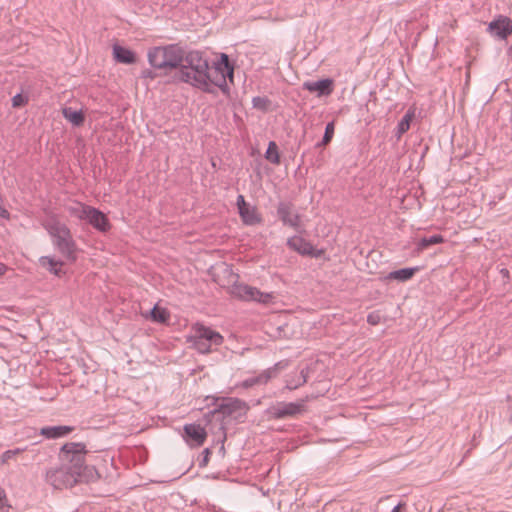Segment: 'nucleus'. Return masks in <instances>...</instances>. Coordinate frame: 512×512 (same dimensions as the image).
Here are the masks:
<instances>
[{"instance_id": "nucleus-30", "label": "nucleus", "mask_w": 512, "mask_h": 512, "mask_svg": "<svg viewBox=\"0 0 512 512\" xmlns=\"http://www.w3.org/2000/svg\"><path fill=\"white\" fill-rule=\"evenodd\" d=\"M305 382H306V376L304 375V373L302 371L298 381L297 382H288L287 383V387L289 389H295V388H297L298 386L302 385Z\"/></svg>"}, {"instance_id": "nucleus-31", "label": "nucleus", "mask_w": 512, "mask_h": 512, "mask_svg": "<svg viewBox=\"0 0 512 512\" xmlns=\"http://www.w3.org/2000/svg\"><path fill=\"white\" fill-rule=\"evenodd\" d=\"M367 322L372 325V326H376L380 323V315L378 313H370L368 316H367Z\"/></svg>"}, {"instance_id": "nucleus-23", "label": "nucleus", "mask_w": 512, "mask_h": 512, "mask_svg": "<svg viewBox=\"0 0 512 512\" xmlns=\"http://www.w3.org/2000/svg\"><path fill=\"white\" fill-rule=\"evenodd\" d=\"M149 317L154 322L165 323L169 320L170 313L166 308L155 305L154 308L149 312Z\"/></svg>"}, {"instance_id": "nucleus-29", "label": "nucleus", "mask_w": 512, "mask_h": 512, "mask_svg": "<svg viewBox=\"0 0 512 512\" xmlns=\"http://www.w3.org/2000/svg\"><path fill=\"white\" fill-rule=\"evenodd\" d=\"M28 103L27 97L23 96L22 94H16L12 98V106L14 108L22 107Z\"/></svg>"}, {"instance_id": "nucleus-1", "label": "nucleus", "mask_w": 512, "mask_h": 512, "mask_svg": "<svg viewBox=\"0 0 512 512\" xmlns=\"http://www.w3.org/2000/svg\"><path fill=\"white\" fill-rule=\"evenodd\" d=\"M178 73L182 81L202 91L211 93L215 88H219L227 92L228 83H233L234 68L226 54H220L209 66L200 52L191 51L187 54L183 52Z\"/></svg>"}, {"instance_id": "nucleus-22", "label": "nucleus", "mask_w": 512, "mask_h": 512, "mask_svg": "<svg viewBox=\"0 0 512 512\" xmlns=\"http://www.w3.org/2000/svg\"><path fill=\"white\" fill-rule=\"evenodd\" d=\"M415 117V110L409 109L404 117L401 119V121L398 123L397 130H396V136L398 139L402 137L404 133H406L409 128L412 120Z\"/></svg>"}, {"instance_id": "nucleus-25", "label": "nucleus", "mask_w": 512, "mask_h": 512, "mask_svg": "<svg viewBox=\"0 0 512 512\" xmlns=\"http://www.w3.org/2000/svg\"><path fill=\"white\" fill-rule=\"evenodd\" d=\"M265 158L269 162L278 165L280 163V154L277 147V144L273 141H271L268 145V149L265 153Z\"/></svg>"}, {"instance_id": "nucleus-27", "label": "nucleus", "mask_w": 512, "mask_h": 512, "mask_svg": "<svg viewBox=\"0 0 512 512\" xmlns=\"http://www.w3.org/2000/svg\"><path fill=\"white\" fill-rule=\"evenodd\" d=\"M22 449L7 450L1 455V462L3 464L9 463L11 460H15L18 455L22 453Z\"/></svg>"}, {"instance_id": "nucleus-17", "label": "nucleus", "mask_w": 512, "mask_h": 512, "mask_svg": "<svg viewBox=\"0 0 512 512\" xmlns=\"http://www.w3.org/2000/svg\"><path fill=\"white\" fill-rule=\"evenodd\" d=\"M304 88L310 92H318L319 95H329L333 91V81L324 79L317 82H306Z\"/></svg>"}, {"instance_id": "nucleus-35", "label": "nucleus", "mask_w": 512, "mask_h": 512, "mask_svg": "<svg viewBox=\"0 0 512 512\" xmlns=\"http://www.w3.org/2000/svg\"><path fill=\"white\" fill-rule=\"evenodd\" d=\"M401 507H402V504H398L396 507H394L392 512H400L401 511Z\"/></svg>"}, {"instance_id": "nucleus-12", "label": "nucleus", "mask_w": 512, "mask_h": 512, "mask_svg": "<svg viewBox=\"0 0 512 512\" xmlns=\"http://www.w3.org/2000/svg\"><path fill=\"white\" fill-rule=\"evenodd\" d=\"M63 117L73 126H83L86 119V112L83 108H75L73 106H64L61 109Z\"/></svg>"}, {"instance_id": "nucleus-19", "label": "nucleus", "mask_w": 512, "mask_h": 512, "mask_svg": "<svg viewBox=\"0 0 512 512\" xmlns=\"http://www.w3.org/2000/svg\"><path fill=\"white\" fill-rule=\"evenodd\" d=\"M74 430L71 426L61 425V426H54V427H43L40 431L41 435L45 436L46 438H60L63 436L68 435Z\"/></svg>"}, {"instance_id": "nucleus-26", "label": "nucleus", "mask_w": 512, "mask_h": 512, "mask_svg": "<svg viewBox=\"0 0 512 512\" xmlns=\"http://www.w3.org/2000/svg\"><path fill=\"white\" fill-rule=\"evenodd\" d=\"M444 242V238L441 235H434L429 238H423L419 242L420 249H425L434 244H440Z\"/></svg>"}, {"instance_id": "nucleus-18", "label": "nucleus", "mask_w": 512, "mask_h": 512, "mask_svg": "<svg viewBox=\"0 0 512 512\" xmlns=\"http://www.w3.org/2000/svg\"><path fill=\"white\" fill-rule=\"evenodd\" d=\"M278 366L276 365L273 368H270L266 371H263L261 374H259L257 377L249 378L243 382L244 387H251L258 384H265L267 383L272 377L276 376V372L278 370Z\"/></svg>"}, {"instance_id": "nucleus-16", "label": "nucleus", "mask_w": 512, "mask_h": 512, "mask_svg": "<svg viewBox=\"0 0 512 512\" xmlns=\"http://www.w3.org/2000/svg\"><path fill=\"white\" fill-rule=\"evenodd\" d=\"M78 482H95L100 479L101 475L94 466L85 465V461L80 469H76Z\"/></svg>"}, {"instance_id": "nucleus-36", "label": "nucleus", "mask_w": 512, "mask_h": 512, "mask_svg": "<svg viewBox=\"0 0 512 512\" xmlns=\"http://www.w3.org/2000/svg\"><path fill=\"white\" fill-rule=\"evenodd\" d=\"M502 272H503V275L508 274V270H505V269H504V270H502Z\"/></svg>"}, {"instance_id": "nucleus-37", "label": "nucleus", "mask_w": 512, "mask_h": 512, "mask_svg": "<svg viewBox=\"0 0 512 512\" xmlns=\"http://www.w3.org/2000/svg\"><path fill=\"white\" fill-rule=\"evenodd\" d=\"M502 272H503V275L508 274V270H505V269H504V270H502Z\"/></svg>"}, {"instance_id": "nucleus-15", "label": "nucleus", "mask_w": 512, "mask_h": 512, "mask_svg": "<svg viewBox=\"0 0 512 512\" xmlns=\"http://www.w3.org/2000/svg\"><path fill=\"white\" fill-rule=\"evenodd\" d=\"M113 57L117 62L123 64H133L137 60L136 54L132 50L119 44L113 45Z\"/></svg>"}, {"instance_id": "nucleus-21", "label": "nucleus", "mask_w": 512, "mask_h": 512, "mask_svg": "<svg viewBox=\"0 0 512 512\" xmlns=\"http://www.w3.org/2000/svg\"><path fill=\"white\" fill-rule=\"evenodd\" d=\"M420 269L418 267L403 268L397 271L390 272L385 280H396L399 282H405L410 280Z\"/></svg>"}, {"instance_id": "nucleus-4", "label": "nucleus", "mask_w": 512, "mask_h": 512, "mask_svg": "<svg viewBox=\"0 0 512 512\" xmlns=\"http://www.w3.org/2000/svg\"><path fill=\"white\" fill-rule=\"evenodd\" d=\"M183 50L177 45L153 47L148 51L149 64L159 70H172L179 67Z\"/></svg>"}, {"instance_id": "nucleus-14", "label": "nucleus", "mask_w": 512, "mask_h": 512, "mask_svg": "<svg viewBox=\"0 0 512 512\" xmlns=\"http://www.w3.org/2000/svg\"><path fill=\"white\" fill-rule=\"evenodd\" d=\"M40 265L55 276L65 275L64 262L52 256H44L39 259Z\"/></svg>"}, {"instance_id": "nucleus-24", "label": "nucleus", "mask_w": 512, "mask_h": 512, "mask_svg": "<svg viewBox=\"0 0 512 512\" xmlns=\"http://www.w3.org/2000/svg\"><path fill=\"white\" fill-rule=\"evenodd\" d=\"M91 206L84 205L82 203H76L69 206L68 211L71 215L77 217L80 220H86L88 210H91Z\"/></svg>"}, {"instance_id": "nucleus-2", "label": "nucleus", "mask_w": 512, "mask_h": 512, "mask_svg": "<svg viewBox=\"0 0 512 512\" xmlns=\"http://www.w3.org/2000/svg\"><path fill=\"white\" fill-rule=\"evenodd\" d=\"M86 446L80 442H69L62 446L60 457L66 462L58 468L50 469L46 479L56 489H65L77 484L76 469H80L86 455Z\"/></svg>"}, {"instance_id": "nucleus-10", "label": "nucleus", "mask_w": 512, "mask_h": 512, "mask_svg": "<svg viewBox=\"0 0 512 512\" xmlns=\"http://www.w3.org/2000/svg\"><path fill=\"white\" fill-rule=\"evenodd\" d=\"M489 31L495 36L506 39L512 34V20L505 16H500L496 20L490 22Z\"/></svg>"}, {"instance_id": "nucleus-7", "label": "nucleus", "mask_w": 512, "mask_h": 512, "mask_svg": "<svg viewBox=\"0 0 512 512\" xmlns=\"http://www.w3.org/2000/svg\"><path fill=\"white\" fill-rule=\"evenodd\" d=\"M287 245L290 249L296 251L303 256H310L313 258H320L324 255L323 249L315 248L311 242L300 236H294L288 239Z\"/></svg>"}, {"instance_id": "nucleus-9", "label": "nucleus", "mask_w": 512, "mask_h": 512, "mask_svg": "<svg viewBox=\"0 0 512 512\" xmlns=\"http://www.w3.org/2000/svg\"><path fill=\"white\" fill-rule=\"evenodd\" d=\"M184 438L191 446H201L207 437L205 429L196 424H188L184 426Z\"/></svg>"}, {"instance_id": "nucleus-28", "label": "nucleus", "mask_w": 512, "mask_h": 512, "mask_svg": "<svg viewBox=\"0 0 512 512\" xmlns=\"http://www.w3.org/2000/svg\"><path fill=\"white\" fill-rule=\"evenodd\" d=\"M334 135V122L328 123L325 129V134L323 137V145H327L333 138Z\"/></svg>"}, {"instance_id": "nucleus-6", "label": "nucleus", "mask_w": 512, "mask_h": 512, "mask_svg": "<svg viewBox=\"0 0 512 512\" xmlns=\"http://www.w3.org/2000/svg\"><path fill=\"white\" fill-rule=\"evenodd\" d=\"M232 294L245 301H257L263 304H270L275 300L273 293L262 292L255 287L243 284L234 286Z\"/></svg>"}, {"instance_id": "nucleus-32", "label": "nucleus", "mask_w": 512, "mask_h": 512, "mask_svg": "<svg viewBox=\"0 0 512 512\" xmlns=\"http://www.w3.org/2000/svg\"><path fill=\"white\" fill-rule=\"evenodd\" d=\"M9 511H10V506L6 503L3 492L0 491V512H9Z\"/></svg>"}, {"instance_id": "nucleus-5", "label": "nucleus", "mask_w": 512, "mask_h": 512, "mask_svg": "<svg viewBox=\"0 0 512 512\" xmlns=\"http://www.w3.org/2000/svg\"><path fill=\"white\" fill-rule=\"evenodd\" d=\"M193 330V346L200 353H209L212 346H219L223 342L222 335L208 327L195 325Z\"/></svg>"}, {"instance_id": "nucleus-8", "label": "nucleus", "mask_w": 512, "mask_h": 512, "mask_svg": "<svg viewBox=\"0 0 512 512\" xmlns=\"http://www.w3.org/2000/svg\"><path fill=\"white\" fill-rule=\"evenodd\" d=\"M237 206L240 217L246 225H255L261 222L257 209L249 205L242 195L237 197Z\"/></svg>"}, {"instance_id": "nucleus-11", "label": "nucleus", "mask_w": 512, "mask_h": 512, "mask_svg": "<svg viewBox=\"0 0 512 512\" xmlns=\"http://www.w3.org/2000/svg\"><path fill=\"white\" fill-rule=\"evenodd\" d=\"M86 221L100 232L105 233L111 229V224L107 216L94 207L88 210Z\"/></svg>"}, {"instance_id": "nucleus-33", "label": "nucleus", "mask_w": 512, "mask_h": 512, "mask_svg": "<svg viewBox=\"0 0 512 512\" xmlns=\"http://www.w3.org/2000/svg\"><path fill=\"white\" fill-rule=\"evenodd\" d=\"M6 271L7 267L4 264L0 263V276L4 275Z\"/></svg>"}, {"instance_id": "nucleus-34", "label": "nucleus", "mask_w": 512, "mask_h": 512, "mask_svg": "<svg viewBox=\"0 0 512 512\" xmlns=\"http://www.w3.org/2000/svg\"><path fill=\"white\" fill-rule=\"evenodd\" d=\"M0 215L2 217H6L8 215V212L5 209L0 208Z\"/></svg>"}, {"instance_id": "nucleus-3", "label": "nucleus", "mask_w": 512, "mask_h": 512, "mask_svg": "<svg viewBox=\"0 0 512 512\" xmlns=\"http://www.w3.org/2000/svg\"><path fill=\"white\" fill-rule=\"evenodd\" d=\"M43 226L51 236L54 246L61 255L71 263L76 262L77 245L69 228L55 216H49L45 219Z\"/></svg>"}, {"instance_id": "nucleus-20", "label": "nucleus", "mask_w": 512, "mask_h": 512, "mask_svg": "<svg viewBox=\"0 0 512 512\" xmlns=\"http://www.w3.org/2000/svg\"><path fill=\"white\" fill-rule=\"evenodd\" d=\"M302 411V405L297 403H281L275 408L274 414L278 418L294 416Z\"/></svg>"}, {"instance_id": "nucleus-13", "label": "nucleus", "mask_w": 512, "mask_h": 512, "mask_svg": "<svg viewBox=\"0 0 512 512\" xmlns=\"http://www.w3.org/2000/svg\"><path fill=\"white\" fill-rule=\"evenodd\" d=\"M278 214L284 224L297 228L301 225L300 216L293 210L290 204L282 203L279 205Z\"/></svg>"}]
</instances>
